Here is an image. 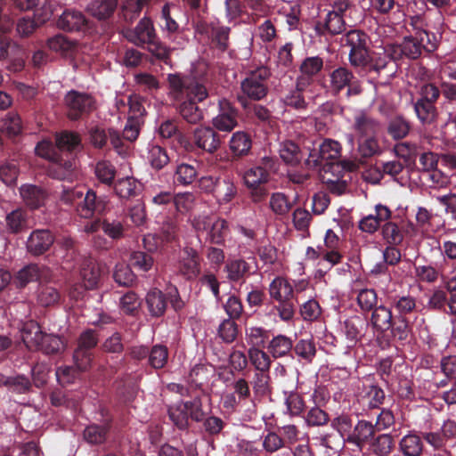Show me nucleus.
Segmentation results:
<instances>
[{
	"label": "nucleus",
	"mask_w": 456,
	"mask_h": 456,
	"mask_svg": "<svg viewBox=\"0 0 456 456\" xmlns=\"http://www.w3.org/2000/svg\"><path fill=\"white\" fill-rule=\"evenodd\" d=\"M205 82L203 77L192 75H167L168 96L176 103L179 115L189 124L196 125L204 118L198 104L208 97Z\"/></svg>",
	"instance_id": "obj_1"
},
{
	"label": "nucleus",
	"mask_w": 456,
	"mask_h": 456,
	"mask_svg": "<svg viewBox=\"0 0 456 456\" xmlns=\"http://www.w3.org/2000/svg\"><path fill=\"white\" fill-rule=\"evenodd\" d=\"M308 156L305 165L308 169L320 173H330L339 179L345 171H353L356 165L350 160H340L342 146L333 139L326 138L321 142L313 143V148L308 147Z\"/></svg>",
	"instance_id": "obj_2"
},
{
	"label": "nucleus",
	"mask_w": 456,
	"mask_h": 456,
	"mask_svg": "<svg viewBox=\"0 0 456 456\" xmlns=\"http://www.w3.org/2000/svg\"><path fill=\"white\" fill-rule=\"evenodd\" d=\"M277 159L273 157L265 156L259 161L245 171L243 180L249 190L250 199L254 203L264 201L269 191L266 184L271 180V175L277 171Z\"/></svg>",
	"instance_id": "obj_3"
},
{
	"label": "nucleus",
	"mask_w": 456,
	"mask_h": 456,
	"mask_svg": "<svg viewBox=\"0 0 456 456\" xmlns=\"http://www.w3.org/2000/svg\"><path fill=\"white\" fill-rule=\"evenodd\" d=\"M270 77L271 71L265 66L257 67L246 73L240 81V93L237 95L238 102L244 110L249 107V101L258 102L267 96Z\"/></svg>",
	"instance_id": "obj_4"
},
{
	"label": "nucleus",
	"mask_w": 456,
	"mask_h": 456,
	"mask_svg": "<svg viewBox=\"0 0 456 456\" xmlns=\"http://www.w3.org/2000/svg\"><path fill=\"white\" fill-rule=\"evenodd\" d=\"M269 295L278 304L273 306L283 322L293 319L296 310V297L293 286L284 277L274 278L269 285Z\"/></svg>",
	"instance_id": "obj_5"
},
{
	"label": "nucleus",
	"mask_w": 456,
	"mask_h": 456,
	"mask_svg": "<svg viewBox=\"0 0 456 456\" xmlns=\"http://www.w3.org/2000/svg\"><path fill=\"white\" fill-rule=\"evenodd\" d=\"M370 37L363 30L350 29L341 37L343 46L349 47L348 60L354 68H366L370 61Z\"/></svg>",
	"instance_id": "obj_6"
},
{
	"label": "nucleus",
	"mask_w": 456,
	"mask_h": 456,
	"mask_svg": "<svg viewBox=\"0 0 456 456\" xmlns=\"http://www.w3.org/2000/svg\"><path fill=\"white\" fill-rule=\"evenodd\" d=\"M328 77V87L333 95H338L346 89V95L350 98L360 95L363 91L361 81L346 66L335 68L329 73Z\"/></svg>",
	"instance_id": "obj_7"
},
{
	"label": "nucleus",
	"mask_w": 456,
	"mask_h": 456,
	"mask_svg": "<svg viewBox=\"0 0 456 456\" xmlns=\"http://www.w3.org/2000/svg\"><path fill=\"white\" fill-rule=\"evenodd\" d=\"M69 119L76 121L88 117L95 110V101L92 95L70 90L64 97Z\"/></svg>",
	"instance_id": "obj_8"
},
{
	"label": "nucleus",
	"mask_w": 456,
	"mask_h": 456,
	"mask_svg": "<svg viewBox=\"0 0 456 456\" xmlns=\"http://www.w3.org/2000/svg\"><path fill=\"white\" fill-rule=\"evenodd\" d=\"M430 41L432 42L428 45L425 37H418L416 33H411L403 37L402 44L405 52V58L417 60L423 52L428 53L435 52L438 46V39L436 37H432Z\"/></svg>",
	"instance_id": "obj_9"
},
{
	"label": "nucleus",
	"mask_w": 456,
	"mask_h": 456,
	"mask_svg": "<svg viewBox=\"0 0 456 456\" xmlns=\"http://www.w3.org/2000/svg\"><path fill=\"white\" fill-rule=\"evenodd\" d=\"M77 208V214L81 218L91 219L95 215H102L108 206V200L105 196H98L93 189H87L83 200Z\"/></svg>",
	"instance_id": "obj_10"
},
{
	"label": "nucleus",
	"mask_w": 456,
	"mask_h": 456,
	"mask_svg": "<svg viewBox=\"0 0 456 456\" xmlns=\"http://www.w3.org/2000/svg\"><path fill=\"white\" fill-rule=\"evenodd\" d=\"M124 37L132 44L137 46H144L154 42L158 37L152 20L143 17L134 28H127Z\"/></svg>",
	"instance_id": "obj_11"
},
{
	"label": "nucleus",
	"mask_w": 456,
	"mask_h": 456,
	"mask_svg": "<svg viewBox=\"0 0 456 456\" xmlns=\"http://www.w3.org/2000/svg\"><path fill=\"white\" fill-rule=\"evenodd\" d=\"M118 4V0H94L88 5L91 15L103 22L102 32L110 33L113 31L110 20L117 11Z\"/></svg>",
	"instance_id": "obj_12"
},
{
	"label": "nucleus",
	"mask_w": 456,
	"mask_h": 456,
	"mask_svg": "<svg viewBox=\"0 0 456 456\" xmlns=\"http://www.w3.org/2000/svg\"><path fill=\"white\" fill-rule=\"evenodd\" d=\"M55 240L54 234L50 230L36 229L27 240V251L34 256H42L50 250Z\"/></svg>",
	"instance_id": "obj_13"
},
{
	"label": "nucleus",
	"mask_w": 456,
	"mask_h": 456,
	"mask_svg": "<svg viewBox=\"0 0 456 456\" xmlns=\"http://www.w3.org/2000/svg\"><path fill=\"white\" fill-rule=\"evenodd\" d=\"M57 27L68 32H86L91 29V21L82 12L67 9L59 17Z\"/></svg>",
	"instance_id": "obj_14"
},
{
	"label": "nucleus",
	"mask_w": 456,
	"mask_h": 456,
	"mask_svg": "<svg viewBox=\"0 0 456 456\" xmlns=\"http://www.w3.org/2000/svg\"><path fill=\"white\" fill-rule=\"evenodd\" d=\"M224 272L226 273L228 281L241 285L256 272V268L252 271V265L249 262L241 257H234L227 260Z\"/></svg>",
	"instance_id": "obj_15"
},
{
	"label": "nucleus",
	"mask_w": 456,
	"mask_h": 456,
	"mask_svg": "<svg viewBox=\"0 0 456 456\" xmlns=\"http://www.w3.org/2000/svg\"><path fill=\"white\" fill-rule=\"evenodd\" d=\"M193 139H195L198 150L204 151L209 154L216 152L222 143L220 134L210 126L197 127L193 131Z\"/></svg>",
	"instance_id": "obj_16"
},
{
	"label": "nucleus",
	"mask_w": 456,
	"mask_h": 456,
	"mask_svg": "<svg viewBox=\"0 0 456 456\" xmlns=\"http://www.w3.org/2000/svg\"><path fill=\"white\" fill-rule=\"evenodd\" d=\"M201 258L198 251L192 248L183 250V256L179 261L178 273L186 281H194L201 272Z\"/></svg>",
	"instance_id": "obj_17"
},
{
	"label": "nucleus",
	"mask_w": 456,
	"mask_h": 456,
	"mask_svg": "<svg viewBox=\"0 0 456 456\" xmlns=\"http://www.w3.org/2000/svg\"><path fill=\"white\" fill-rule=\"evenodd\" d=\"M220 112L213 118L214 129L231 132L238 126V110L228 101L219 102Z\"/></svg>",
	"instance_id": "obj_18"
},
{
	"label": "nucleus",
	"mask_w": 456,
	"mask_h": 456,
	"mask_svg": "<svg viewBox=\"0 0 456 456\" xmlns=\"http://www.w3.org/2000/svg\"><path fill=\"white\" fill-rule=\"evenodd\" d=\"M52 278V271L49 267L37 264H30L19 271L16 276L17 286L26 287L29 282L48 281Z\"/></svg>",
	"instance_id": "obj_19"
},
{
	"label": "nucleus",
	"mask_w": 456,
	"mask_h": 456,
	"mask_svg": "<svg viewBox=\"0 0 456 456\" xmlns=\"http://www.w3.org/2000/svg\"><path fill=\"white\" fill-rule=\"evenodd\" d=\"M391 218L392 211L389 208L382 204H377L375 206V214L362 217L359 222L358 228L363 232L372 234L381 228L382 222Z\"/></svg>",
	"instance_id": "obj_20"
},
{
	"label": "nucleus",
	"mask_w": 456,
	"mask_h": 456,
	"mask_svg": "<svg viewBox=\"0 0 456 456\" xmlns=\"http://www.w3.org/2000/svg\"><path fill=\"white\" fill-rule=\"evenodd\" d=\"M411 223L401 220L395 222L391 219L385 221L381 226V234L387 243L393 246L400 245L404 239L405 234L408 232V228L411 227Z\"/></svg>",
	"instance_id": "obj_21"
},
{
	"label": "nucleus",
	"mask_w": 456,
	"mask_h": 456,
	"mask_svg": "<svg viewBox=\"0 0 456 456\" xmlns=\"http://www.w3.org/2000/svg\"><path fill=\"white\" fill-rule=\"evenodd\" d=\"M238 194L234 178L230 175H219L213 197L219 205L231 202Z\"/></svg>",
	"instance_id": "obj_22"
},
{
	"label": "nucleus",
	"mask_w": 456,
	"mask_h": 456,
	"mask_svg": "<svg viewBox=\"0 0 456 456\" xmlns=\"http://www.w3.org/2000/svg\"><path fill=\"white\" fill-rule=\"evenodd\" d=\"M377 431L376 426L371 422L361 419L358 420L354 427L352 434L346 437L347 443L354 444L358 448L363 447L365 444H370L373 439Z\"/></svg>",
	"instance_id": "obj_23"
},
{
	"label": "nucleus",
	"mask_w": 456,
	"mask_h": 456,
	"mask_svg": "<svg viewBox=\"0 0 456 456\" xmlns=\"http://www.w3.org/2000/svg\"><path fill=\"white\" fill-rule=\"evenodd\" d=\"M48 167V175L53 179L72 182L76 176V165L73 159H64L60 155V159L51 161Z\"/></svg>",
	"instance_id": "obj_24"
},
{
	"label": "nucleus",
	"mask_w": 456,
	"mask_h": 456,
	"mask_svg": "<svg viewBox=\"0 0 456 456\" xmlns=\"http://www.w3.org/2000/svg\"><path fill=\"white\" fill-rule=\"evenodd\" d=\"M252 149L251 135L245 131L233 133L229 141V150L233 159L248 156Z\"/></svg>",
	"instance_id": "obj_25"
},
{
	"label": "nucleus",
	"mask_w": 456,
	"mask_h": 456,
	"mask_svg": "<svg viewBox=\"0 0 456 456\" xmlns=\"http://www.w3.org/2000/svg\"><path fill=\"white\" fill-rule=\"evenodd\" d=\"M308 87V81L305 78H297L296 86L289 90L282 98L285 106L297 110H305L307 102L303 93Z\"/></svg>",
	"instance_id": "obj_26"
},
{
	"label": "nucleus",
	"mask_w": 456,
	"mask_h": 456,
	"mask_svg": "<svg viewBox=\"0 0 456 456\" xmlns=\"http://www.w3.org/2000/svg\"><path fill=\"white\" fill-rule=\"evenodd\" d=\"M391 308L397 318H409L417 313L416 298L411 295H397L390 298Z\"/></svg>",
	"instance_id": "obj_27"
},
{
	"label": "nucleus",
	"mask_w": 456,
	"mask_h": 456,
	"mask_svg": "<svg viewBox=\"0 0 456 456\" xmlns=\"http://www.w3.org/2000/svg\"><path fill=\"white\" fill-rule=\"evenodd\" d=\"M46 333L36 321L26 322L21 329V338L30 351H37Z\"/></svg>",
	"instance_id": "obj_28"
},
{
	"label": "nucleus",
	"mask_w": 456,
	"mask_h": 456,
	"mask_svg": "<svg viewBox=\"0 0 456 456\" xmlns=\"http://www.w3.org/2000/svg\"><path fill=\"white\" fill-rule=\"evenodd\" d=\"M20 194L25 204L32 208L37 209L45 204L47 192L40 186L34 184H23L20 188Z\"/></svg>",
	"instance_id": "obj_29"
},
{
	"label": "nucleus",
	"mask_w": 456,
	"mask_h": 456,
	"mask_svg": "<svg viewBox=\"0 0 456 456\" xmlns=\"http://www.w3.org/2000/svg\"><path fill=\"white\" fill-rule=\"evenodd\" d=\"M102 276L99 264L93 258H85L80 267V277L86 288L94 289L97 288Z\"/></svg>",
	"instance_id": "obj_30"
},
{
	"label": "nucleus",
	"mask_w": 456,
	"mask_h": 456,
	"mask_svg": "<svg viewBox=\"0 0 456 456\" xmlns=\"http://www.w3.org/2000/svg\"><path fill=\"white\" fill-rule=\"evenodd\" d=\"M398 447L403 456H421L424 451L422 437L414 431L403 436L399 441Z\"/></svg>",
	"instance_id": "obj_31"
},
{
	"label": "nucleus",
	"mask_w": 456,
	"mask_h": 456,
	"mask_svg": "<svg viewBox=\"0 0 456 456\" xmlns=\"http://www.w3.org/2000/svg\"><path fill=\"white\" fill-rule=\"evenodd\" d=\"M147 309L152 317H161L167 307V295L159 289H151L145 297Z\"/></svg>",
	"instance_id": "obj_32"
},
{
	"label": "nucleus",
	"mask_w": 456,
	"mask_h": 456,
	"mask_svg": "<svg viewBox=\"0 0 456 456\" xmlns=\"http://www.w3.org/2000/svg\"><path fill=\"white\" fill-rule=\"evenodd\" d=\"M279 155L285 164L297 167L301 163L305 153L297 143L291 140H287L280 143Z\"/></svg>",
	"instance_id": "obj_33"
},
{
	"label": "nucleus",
	"mask_w": 456,
	"mask_h": 456,
	"mask_svg": "<svg viewBox=\"0 0 456 456\" xmlns=\"http://www.w3.org/2000/svg\"><path fill=\"white\" fill-rule=\"evenodd\" d=\"M371 312L370 324L374 330L378 332L385 333L391 329L395 316L390 308L380 305Z\"/></svg>",
	"instance_id": "obj_34"
},
{
	"label": "nucleus",
	"mask_w": 456,
	"mask_h": 456,
	"mask_svg": "<svg viewBox=\"0 0 456 456\" xmlns=\"http://www.w3.org/2000/svg\"><path fill=\"white\" fill-rule=\"evenodd\" d=\"M416 277L423 282L435 283L439 278L445 281L446 275L444 274L443 263H436V265H422L414 266Z\"/></svg>",
	"instance_id": "obj_35"
},
{
	"label": "nucleus",
	"mask_w": 456,
	"mask_h": 456,
	"mask_svg": "<svg viewBox=\"0 0 456 456\" xmlns=\"http://www.w3.org/2000/svg\"><path fill=\"white\" fill-rule=\"evenodd\" d=\"M413 110L419 123L423 126H431L438 118V110L435 104L423 102L412 99Z\"/></svg>",
	"instance_id": "obj_36"
},
{
	"label": "nucleus",
	"mask_w": 456,
	"mask_h": 456,
	"mask_svg": "<svg viewBox=\"0 0 456 456\" xmlns=\"http://www.w3.org/2000/svg\"><path fill=\"white\" fill-rule=\"evenodd\" d=\"M55 145L58 152L71 153L81 145L80 135L72 131H62L55 135Z\"/></svg>",
	"instance_id": "obj_37"
},
{
	"label": "nucleus",
	"mask_w": 456,
	"mask_h": 456,
	"mask_svg": "<svg viewBox=\"0 0 456 456\" xmlns=\"http://www.w3.org/2000/svg\"><path fill=\"white\" fill-rule=\"evenodd\" d=\"M198 176V165L180 163L175 167L173 175L174 183L188 186L192 184Z\"/></svg>",
	"instance_id": "obj_38"
},
{
	"label": "nucleus",
	"mask_w": 456,
	"mask_h": 456,
	"mask_svg": "<svg viewBox=\"0 0 456 456\" xmlns=\"http://www.w3.org/2000/svg\"><path fill=\"white\" fill-rule=\"evenodd\" d=\"M229 233L230 228L228 222L224 218H216L212 222L206 240L211 244L224 246L225 244V238Z\"/></svg>",
	"instance_id": "obj_39"
},
{
	"label": "nucleus",
	"mask_w": 456,
	"mask_h": 456,
	"mask_svg": "<svg viewBox=\"0 0 456 456\" xmlns=\"http://www.w3.org/2000/svg\"><path fill=\"white\" fill-rule=\"evenodd\" d=\"M354 128L362 138L375 136L379 129V122L364 113H361L354 118Z\"/></svg>",
	"instance_id": "obj_40"
},
{
	"label": "nucleus",
	"mask_w": 456,
	"mask_h": 456,
	"mask_svg": "<svg viewBox=\"0 0 456 456\" xmlns=\"http://www.w3.org/2000/svg\"><path fill=\"white\" fill-rule=\"evenodd\" d=\"M110 427L109 421L102 425L91 424L84 430V439L90 444H102L107 440Z\"/></svg>",
	"instance_id": "obj_41"
},
{
	"label": "nucleus",
	"mask_w": 456,
	"mask_h": 456,
	"mask_svg": "<svg viewBox=\"0 0 456 456\" xmlns=\"http://www.w3.org/2000/svg\"><path fill=\"white\" fill-rule=\"evenodd\" d=\"M115 194L120 199L128 200L135 197L140 191V184L134 177L118 179L112 184Z\"/></svg>",
	"instance_id": "obj_42"
},
{
	"label": "nucleus",
	"mask_w": 456,
	"mask_h": 456,
	"mask_svg": "<svg viewBox=\"0 0 456 456\" xmlns=\"http://www.w3.org/2000/svg\"><path fill=\"white\" fill-rule=\"evenodd\" d=\"M323 68V60L319 56L306 57L299 67L300 75L297 78H305L308 86L314 82L315 77Z\"/></svg>",
	"instance_id": "obj_43"
},
{
	"label": "nucleus",
	"mask_w": 456,
	"mask_h": 456,
	"mask_svg": "<svg viewBox=\"0 0 456 456\" xmlns=\"http://www.w3.org/2000/svg\"><path fill=\"white\" fill-rule=\"evenodd\" d=\"M167 413L169 419L180 430H185L189 428V415L183 401H180L168 406Z\"/></svg>",
	"instance_id": "obj_44"
},
{
	"label": "nucleus",
	"mask_w": 456,
	"mask_h": 456,
	"mask_svg": "<svg viewBox=\"0 0 456 456\" xmlns=\"http://www.w3.org/2000/svg\"><path fill=\"white\" fill-rule=\"evenodd\" d=\"M366 321L361 316L354 315L344 322V332L347 339L358 341L363 335V330L367 327Z\"/></svg>",
	"instance_id": "obj_45"
},
{
	"label": "nucleus",
	"mask_w": 456,
	"mask_h": 456,
	"mask_svg": "<svg viewBox=\"0 0 456 456\" xmlns=\"http://www.w3.org/2000/svg\"><path fill=\"white\" fill-rule=\"evenodd\" d=\"M42 281L37 289V302L44 307H49L57 305L61 300L59 290L47 283Z\"/></svg>",
	"instance_id": "obj_46"
},
{
	"label": "nucleus",
	"mask_w": 456,
	"mask_h": 456,
	"mask_svg": "<svg viewBox=\"0 0 456 456\" xmlns=\"http://www.w3.org/2000/svg\"><path fill=\"white\" fill-rule=\"evenodd\" d=\"M97 180L107 186H112L117 175L116 167L109 160H100L94 167Z\"/></svg>",
	"instance_id": "obj_47"
},
{
	"label": "nucleus",
	"mask_w": 456,
	"mask_h": 456,
	"mask_svg": "<svg viewBox=\"0 0 456 456\" xmlns=\"http://www.w3.org/2000/svg\"><path fill=\"white\" fill-rule=\"evenodd\" d=\"M370 449L376 456H389L395 448V440L390 434H381L370 443Z\"/></svg>",
	"instance_id": "obj_48"
},
{
	"label": "nucleus",
	"mask_w": 456,
	"mask_h": 456,
	"mask_svg": "<svg viewBox=\"0 0 456 456\" xmlns=\"http://www.w3.org/2000/svg\"><path fill=\"white\" fill-rule=\"evenodd\" d=\"M64 348V341L60 336L46 333L37 351L47 355H55L61 354Z\"/></svg>",
	"instance_id": "obj_49"
},
{
	"label": "nucleus",
	"mask_w": 456,
	"mask_h": 456,
	"mask_svg": "<svg viewBox=\"0 0 456 456\" xmlns=\"http://www.w3.org/2000/svg\"><path fill=\"white\" fill-rule=\"evenodd\" d=\"M411 128V123L403 116H395L387 126V133L394 140L405 138Z\"/></svg>",
	"instance_id": "obj_50"
},
{
	"label": "nucleus",
	"mask_w": 456,
	"mask_h": 456,
	"mask_svg": "<svg viewBox=\"0 0 456 456\" xmlns=\"http://www.w3.org/2000/svg\"><path fill=\"white\" fill-rule=\"evenodd\" d=\"M267 348L274 358H280L292 351L293 343L289 337L278 335L270 341Z\"/></svg>",
	"instance_id": "obj_51"
},
{
	"label": "nucleus",
	"mask_w": 456,
	"mask_h": 456,
	"mask_svg": "<svg viewBox=\"0 0 456 456\" xmlns=\"http://www.w3.org/2000/svg\"><path fill=\"white\" fill-rule=\"evenodd\" d=\"M168 354V348L166 346L154 345L149 349L148 363L155 370L163 369L167 363Z\"/></svg>",
	"instance_id": "obj_52"
},
{
	"label": "nucleus",
	"mask_w": 456,
	"mask_h": 456,
	"mask_svg": "<svg viewBox=\"0 0 456 456\" xmlns=\"http://www.w3.org/2000/svg\"><path fill=\"white\" fill-rule=\"evenodd\" d=\"M151 0H126L121 8V16L125 21L132 23L136 20L143 7L148 5Z\"/></svg>",
	"instance_id": "obj_53"
},
{
	"label": "nucleus",
	"mask_w": 456,
	"mask_h": 456,
	"mask_svg": "<svg viewBox=\"0 0 456 456\" xmlns=\"http://www.w3.org/2000/svg\"><path fill=\"white\" fill-rule=\"evenodd\" d=\"M292 351L298 358L308 363L313 362L317 353L315 343L312 338L299 339L296 345L293 346Z\"/></svg>",
	"instance_id": "obj_54"
},
{
	"label": "nucleus",
	"mask_w": 456,
	"mask_h": 456,
	"mask_svg": "<svg viewBox=\"0 0 456 456\" xmlns=\"http://www.w3.org/2000/svg\"><path fill=\"white\" fill-rule=\"evenodd\" d=\"M7 227L12 233L22 232L28 227V214L21 208H17L6 216Z\"/></svg>",
	"instance_id": "obj_55"
},
{
	"label": "nucleus",
	"mask_w": 456,
	"mask_h": 456,
	"mask_svg": "<svg viewBox=\"0 0 456 456\" xmlns=\"http://www.w3.org/2000/svg\"><path fill=\"white\" fill-rule=\"evenodd\" d=\"M140 307L141 301L134 291L129 290L120 297L119 308L124 314L135 316Z\"/></svg>",
	"instance_id": "obj_56"
},
{
	"label": "nucleus",
	"mask_w": 456,
	"mask_h": 456,
	"mask_svg": "<svg viewBox=\"0 0 456 456\" xmlns=\"http://www.w3.org/2000/svg\"><path fill=\"white\" fill-rule=\"evenodd\" d=\"M239 333V325L236 320L224 319L217 328V335L223 342L231 344L236 340Z\"/></svg>",
	"instance_id": "obj_57"
},
{
	"label": "nucleus",
	"mask_w": 456,
	"mask_h": 456,
	"mask_svg": "<svg viewBox=\"0 0 456 456\" xmlns=\"http://www.w3.org/2000/svg\"><path fill=\"white\" fill-rule=\"evenodd\" d=\"M231 28L225 26L213 27L210 32V39L213 46L224 53L229 47V35Z\"/></svg>",
	"instance_id": "obj_58"
},
{
	"label": "nucleus",
	"mask_w": 456,
	"mask_h": 456,
	"mask_svg": "<svg viewBox=\"0 0 456 456\" xmlns=\"http://www.w3.org/2000/svg\"><path fill=\"white\" fill-rule=\"evenodd\" d=\"M148 160L154 169L160 170L169 163L170 158L165 148L159 145H151L148 151Z\"/></svg>",
	"instance_id": "obj_59"
},
{
	"label": "nucleus",
	"mask_w": 456,
	"mask_h": 456,
	"mask_svg": "<svg viewBox=\"0 0 456 456\" xmlns=\"http://www.w3.org/2000/svg\"><path fill=\"white\" fill-rule=\"evenodd\" d=\"M113 279L119 286L131 287L135 282L136 276L129 265L118 264L113 272Z\"/></svg>",
	"instance_id": "obj_60"
},
{
	"label": "nucleus",
	"mask_w": 456,
	"mask_h": 456,
	"mask_svg": "<svg viewBox=\"0 0 456 456\" xmlns=\"http://www.w3.org/2000/svg\"><path fill=\"white\" fill-rule=\"evenodd\" d=\"M102 231L113 240H118L125 236L126 228L123 221L110 217L103 218Z\"/></svg>",
	"instance_id": "obj_61"
},
{
	"label": "nucleus",
	"mask_w": 456,
	"mask_h": 456,
	"mask_svg": "<svg viewBox=\"0 0 456 456\" xmlns=\"http://www.w3.org/2000/svg\"><path fill=\"white\" fill-rule=\"evenodd\" d=\"M140 89L149 94H154L160 88V83L157 77L147 72H141L134 77Z\"/></svg>",
	"instance_id": "obj_62"
},
{
	"label": "nucleus",
	"mask_w": 456,
	"mask_h": 456,
	"mask_svg": "<svg viewBox=\"0 0 456 456\" xmlns=\"http://www.w3.org/2000/svg\"><path fill=\"white\" fill-rule=\"evenodd\" d=\"M246 337L250 348H260L269 338V331L263 327L252 326L246 330Z\"/></svg>",
	"instance_id": "obj_63"
},
{
	"label": "nucleus",
	"mask_w": 456,
	"mask_h": 456,
	"mask_svg": "<svg viewBox=\"0 0 456 456\" xmlns=\"http://www.w3.org/2000/svg\"><path fill=\"white\" fill-rule=\"evenodd\" d=\"M285 404L292 416H300L305 411V402L302 396L295 391H284Z\"/></svg>",
	"instance_id": "obj_64"
}]
</instances>
